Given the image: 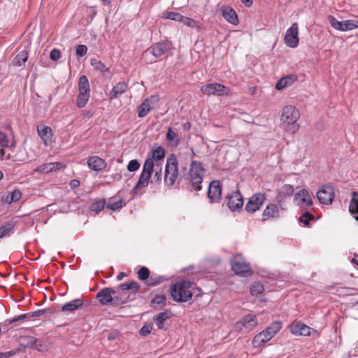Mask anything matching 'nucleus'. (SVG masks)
I'll return each instance as SVG.
<instances>
[{
	"instance_id": "27",
	"label": "nucleus",
	"mask_w": 358,
	"mask_h": 358,
	"mask_svg": "<svg viewBox=\"0 0 358 358\" xmlns=\"http://www.w3.org/2000/svg\"><path fill=\"white\" fill-rule=\"evenodd\" d=\"M127 90V84L124 82H120L113 87L109 93V99H113L117 98Z\"/></svg>"
},
{
	"instance_id": "21",
	"label": "nucleus",
	"mask_w": 358,
	"mask_h": 358,
	"mask_svg": "<svg viewBox=\"0 0 358 358\" xmlns=\"http://www.w3.org/2000/svg\"><path fill=\"white\" fill-rule=\"evenodd\" d=\"M87 166L91 170L100 171L106 167L107 164L105 160L95 155L88 158Z\"/></svg>"
},
{
	"instance_id": "60",
	"label": "nucleus",
	"mask_w": 358,
	"mask_h": 358,
	"mask_svg": "<svg viewBox=\"0 0 358 358\" xmlns=\"http://www.w3.org/2000/svg\"><path fill=\"white\" fill-rule=\"evenodd\" d=\"M3 199L4 200V201L7 203H11L13 202V201H11L10 200V192L8 193L6 195H3Z\"/></svg>"
},
{
	"instance_id": "15",
	"label": "nucleus",
	"mask_w": 358,
	"mask_h": 358,
	"mask_svg": "<svg viewBox=\"0 0 358 358\" xmlns=\"http://www.w3.org/2000/svg\"><path fill=\"white\" fill-rule=\"evenodd\" d=\"M115 289L113 288H103L97 294L96 299L101 305L114 306Z\"/></svg>"
},
{
	"instance_id": "48",
	"label": "nucleus",
	"mask_w": 358,
	"mask_h": 358,
	"mask_svg": "<svg viewBox=\"0 0 358 358\" xmlns=\"http://www.w3.org/2000/svg\"><path fill=\"white\" fill-rule=\"evenodd\" d=\"M314 219V216L309 212H305L299 218L300 222L303 223L305 225H308L309 222Z\"/></svg>"
},
{
	"instance_id": "58",
	"label": "nucleus",
	"mask_w": 358,
	"mask_h": 358,
	"mask_svg": "<svg viewBox=\"0 0 358 358\" xmlns=\"http://www.w3.org/2000/svg\"><path fill=\"white\" fill-rule=\"evenodd\" d=\"M27 317H28L27 314H22V315H18L17 317H15L13 319L9 320V324H13V323L18 322V321H22Z\"/></svg>"
},
{
	"instance_id": "30",
	"label": "nucleus",
	"mask_w": 358,
	"mask_h": 358,
	"mask_svg": "<svg viewBox=\"0 0 358 358\" xmlns=\"http://www.w3.org/2000/svg\"><path fill=\"white\" fill-rule=\"evenodd\" d=\"M140 286L138 282L133 281L129 283H122L120 285L119 288L122 291H128L131 295L132 299L135 298L136 292L139 289Z\"/></svg>"
},
{
	"instance_id": "17",
	"label": "nucleus",
	"mask_w": 358,
	"mask_h": 358,
	"mask_svg": "<svg viewBox=\"0 0 358 358\" xmlns=\"http://www.w3.org/2000/svg\"><path fill=\"white\" fill-rule=\"evenodd\" d=\"M227 200L228 207L232 211L238 210L243 206V199L239 191L233 192L227 196Z\"/></svg>"
},
{
	"instance_id": "53",
	"label": "nucleus",
	"mask_w": 358,
	"mask_h": 358,
	"mask_svg": "<svg viewBox=\"0 0 358 358\" xmlns=\"http://www.w3.org/2000/svg\"><path fill=\"white\" fill-rule=\"evenodd\" d=\"M87 48L85 45H78L76 46V55L79 57H83L86 55Z\"/></svg>"
},
{
	"instance_id": "40",
	"label": "nucleus",
	"mask_w": 358,
	"mask_h": 358,
	"mask_svg": "<svg viewBox=\"0 0 358 358\" xmlns=\"http://www.w3.org/2000/svg\"><path fill=\"white\" fill-rule=\"evenodd\" d=\"M90 64L96 70L101 73H104L108 71V69L106 67V66L99 59H92L90 60Z\"/></svg>"
},
{
	"instance_id": "6",
	"label": "nucleus",
	"mask_w": 358,
	"mask_h": 358,
	"mask_svg": "<svg viewBox=\"0 0 358 358\" xmlns=\"http://www.w3.org/2000/svg\"><path fill=\"white\" fill-rule=\"evenodd\" d=\"M258 325L257 316L253 314H247L235 324L237 331L248 333L254 329Z\"/></svg>"
},
{
	"instance_id": "11",
	"label": "nucleus",
	"mask_w": 358,
	"mask_h": 358,
	"mask_svg": "<svg viewBox=\"0 0 358 358\" xmlns=\"http://www.w3.org/2000/svg\"><path fill=\"white\" fill-rule=\"evenodd\" d=\"M201 91L206 95L222 96L229 94V89L220 83H208L201 87Z\"/></svg>"
},
{
	"instance_id": "38",
	"label": "nucleus",
	"mask_w": 358,
	"mask_h": 358,
	"mask_svg": "<svg viewBox=\"0 0 358 358\" xmlns=\"http://www.w3.org/2000/svg\"><path fill=\"white\" fill-rule=\"evenodd\" d=\"M166 140L169 142H174V145H178L180 142V137L176 131L169 127L166 133Z\"/></svg>"
},
{
	"instance_id": "31",
	"label": "nucleus",
	"mask_w": 358,
	"mask_h": 358,
	"mask_svg": "<svg viewBox=\"0 0 358 358\" xmlns=\"http://www.w3.org/2000/svg\"><path fill=\"white\" fill-rule=\"evenodd\" d=\"M154 98V96H151L150 99H146L141 103L138 108V116L139 117H144L148 115L151 109L150 101Z\"/></svg>"
},
{
	"instance_id": "18",
	"label": "nucleus",
	"mask_w": 358,
	"mask_h": 358,
	"mask_svg": "<svg viewBox=\"0 0 358 358\" xmlns=\"http://www.w3.org/2000/svg\"><path fill=\"white\" fill-rule=\"evenodd\" d=\"M222 195V189L220 182L217 180L212 181L208 187V196L211 203H217L220 201Z\"/></svg>"
},
{
	"instance_id": "34",
	"label": "nucleus",
	"mask_w": 358,
	"mask_h": 358,
	"mask_svg": "<svg viewBox=\"0 0 358 358\" xmlns=\"http://www.w3.org/2000/svg\"><path fill=\"white\" fill-rule=\"evenodd\" d=\"M90 96V92H79V94L78 95L77 98V106L78 108H83L84 107L86 103H87L89 98Z\"/></svg>"
},
{
	"instance_id": "16",
	"label": "nucleus",
	"mask_w": 358,
	"mask_h": 358,
	"mask_svg": "<svg viewBox=\"0 0 358 358\" xmlns=\"http://www.w3.org/2000/svg\"><path fill=\"white\" fill-rule=\"evenodd\" d=\"M294 200L301 208H305L313 205V201L309 192L305 189L298 192L295 194Z\"/></svg>"
},
{
	"instance_id": "49",
	"label": "nucleus",
	"mask_w": 358,
	"mask_h": 358,
	"mask_svg": "<svg viewBox=\"0 0 358 358\" xmlns=\"http://www.w3.org/2000/svg\"><path fill=\"white\" fill-rule=\"evenodd\" d=\"M104 201H98L92 203V205L91 206V210L98 213L104 208Z\"/></svg>"
},
{
	"instance_id": "23",
	"label": "nucleus",
	"mask_w": 358,
	"mask_h": 358,
	"mask_svg": "<svg viewBox=\"0 0 358 358\" xmlns=\"http://www.w3.org/2000/svg\"><path fill=\"white\" fill-rule=\"evenodd\" d=\"M223 17L230 24L236 25L238 23L236 11L230 6H222L221 8Z\"/></svg>"
},
{
	"instance_id": "59",
	"label": "nucleus",
	"mask_w": 358,
	"mask_h": 358,
	"mask_svg": "<svg viewBox=\"0 0 358 358\" xmlns=\"http://www.w3.org/2000/svg\"><path fill=\"white\" fill-rule=\"evenodd\" d=\"M154 176L151 182H159L162 178V172H154Z\"/></svg>"
},
{
	"instance_id": "20",
	"label": "nucleus",
	"mask_w": 358,
	"mask_h": 358,
	"mask_svg": "<svg viewBox=\"0 0 358 358\" xmlns=\"http://www.w3.org/2000/svg\"><path fill=\"white\" fill-rule=\"evenodd\" d=\"M172 316V313L169 310L160 313L153 317V322L155 323L158 329L166 330L169 329V325L166 323V321Z\"/></svg>"
},
{
	"instance_id": "62",
	"label": "nucleus",
	"mask_w": 358,
	"mask_h": 358,
	"mask_svg": "<svg viewBox=\"0 0 358 358\" xmlns=\"http://www.w3.org/2000/svg\"><path fill=\"white\" fill-rule=\"evenodd\" d=\"M246 7H250L252 4L251 0H240Z\"/></svg>"
},
{
	"instance_id": "45",
	"label": "nucleus",
	"mask_w": 358,
	"mask_h": 358,
	"mask_svg": "<svg viewBox=\"0 0 358 358\" xmlns=\"http://www.w3.org/2000/svg\"><path fill=\"white\" fill-rule=\"evenodd\" d=\"M180 22L191 28H195L199 27L197 22L194 20L188 17H185L183 15L182 16Z\"/></svg>"
},
{
	"instance_id": "5",
	"label": "nucleus",
	"mask_w": 358,
	"mask_h": 358,
	"mask_svg": "<svg viewBox=\"0 0 358 358\" xmlns=\"http://www.w3.org/2000/svg\"><path fill=\"white\" fill-rule=\"evenodd\" d=\"M203 176L204 169L202 164L196 160L192 161L189 170V179L192 187L195 191H200L201 189V184L203 182Z\"/></svg>"
},
{
	"instance_id": "28",
	"label": "nucleus",
	"mask_w": 358,
	"mask_h": 358,
	"mask_svg": "<svg viewBox=\"0 0 358 358\" xmlns=\"http://www.w3.org/2000/svg\"><path fill=\"white\" fill-rule=\"evenodd\" d=\"M39 136L42 138L45 145H50L52 141V129L50 127L45 126L41 129L38 128Z\"/></svg>"
},
{
	"instance_id": "39",
	"label": "nucleus",
	"mask_w": 358,
	"mask_h": 358,
	"mask_svg": "<svg viewBox=\"0 0 358 358\" xmlns=\"http://www.w3.org/2000/svg\"><path fill=\"white\" fill-rule=\"evenodd\" d=\"M8 136L0 131V159H3L5 155V151L3 148L8 147Z\"/></svg>"
},
{
	"instance_id": "55",
	"label": "nucleus",
	"mask_w": 358,
	"mask_h": 358,
	"mask_svg": "<svg viewBox=\"0 0 358 358\" xmlns=\"http://www.w3.org/2000/svg\"><path fill=\"white\" fill-rule=\"evenodd\" d=\"M45 313H48L49 315H51L54 313L53 311L50 310V309H44V310H39L37 311L34 312L31 317H38L44 315Z\"/></svg>"
},
{
	"instance_id": "2",
	"label": "nucleus",
	"mask_w": 358,
	"mask_h": 358,
	"mask_svg": "<svg viewBox=\"0 0 358 358\" xmlns=\"http://www.w3.org/2000/svg\"><path fill=\"white\" fill-rule=\"evenodd\" d=\"M191 282L188 280L177 282L170 288L171 294L177 302H186L192 297Z\"/></svg>"
},
{
	"instance_id": "26",
	"label": "nucleus",
	"mask_w": 358,
	"mask_h": 358,
	"mask_svg": "<svg viewBox=\"0 0 358 358\" xmlns=\"http://www.w3.org/2000/svg\"><path fill=\"white\" fill-rule=\"evenodd\" d=\"M83 305V301L81 299H76L66 303L62 307V312L73 313L76 310Z\"/></svg>"
},
{
	"instance_id": "56",
	"label": "nucleus",
	"mask_w": 358,
	"mask_h": 358,
	"mask_svg": "<svg viewBox=\"0 0 358 358\" xmlns=\"http://www.w3.org/2000/svg\"><path fill=\"white\" fill-rule=\"evenodd\" d=\"M282 191L284 194L290 196L294 193V189L292 185L287 184L282 186Z\"/></svg>"
},
{
	"instance_id": "3",
	"label": "nucleus",
	"mask_w": 358,
	"mask_h": 358,
	"mask_svg": "<svg viewBox=\"0 0 358 358\" xmlns=\"http://www.w3.org/2000/svg\"><path fill=\"white\" fill-rule=\"evenodd\" d=\"M282 329V323L279 321L271 323L265 330H263L252 339V344L254 347L259 348L265 344Z\"/></svg>"
},
{
	"instance_id": "50",
	"label": "nucleus",
	"mask_w": 358,
	"mask_h": 358,
	"mask_svg": "<svg viewBox=\"0 0 358 358\" xmlns=\"http://www.w3.org/2000/svg\"><path fill=\"white\" fill-rule=\"evenodd\" d=\"M140 168L139 162L136 159L131 160L127 165V170L130 172L136 171Z\"/></svg>"
},
{
	"instance_id": "64",
	"label": "nucleus",
	"mask_w": 358,
	"mask_h": 358,
	"mask_svg": "<svg viewBox=\"0 0 358 358\" xmlns=\"http://www.w3.org/2000/svg\"><path fill=\"white\" fill-rule=\"evenodd\" d=\"M126 276V273H124V272H121L118 274V275L117 276V279L118 280H121L124 277Z\"/></svg>"
},
{
	"instance_id": "29",
	"label": "nucleus",
	"mask_w": 358,
	"mask_h": 358,
	"mask_svg": "<svg viewBox=\"0 0 358 358\" xmlns=\"http://www.w3.org/2000/svg\"><path fill=\"white\" fill-rule=\"evenodd\" d=\"M351 196L349 210L354 217L358 220V192H352Z\"/></svg>"
},
{
	"instance_id": "14",
	"label": "nucleus",
	"mask_w": 358,
	"mask_h": 358,
	"mask_svg": "<svg viewBox=\"0 0 358 358\" xmlns=\"http://www.w3.org/2000/svg\"><path fill=\"white\" fill-rule=\"evenodd\" d=\"M152 168V165H150L148 162H145L143 166V171L141 173L139 180L134 188V193H137L138 190L145 187L149 183V180L151 178L150 169Z\"/></svg>"
},
{
	"instance_id": "44",
	"label": "nucleus",
	"mask_w": 358,
	"mask_h": 358,
	"mask_svg": "<svg viewBox=\"0 0 358 358\" xmlns=\"http://www.w3.org/2000/svg\"><path fill=\"white\" fill-rule=\"evenodd\" d=\"M122 203L121 199L115 201L113 199H110L106 204V207L113 210H115L122 208Z\"/></svg>"
},
{
	"instance_id": "61",
	"label": "nucleus",
	"mask_w": 358,
	"mask_h": 358,
	"mask_svg": "<svg viewBox=\"0 0 358 358\" xmlns=\"http://www.w3.org/2000/svg\"><path fill=\"white\" fill-rule=\"evenodd\" d=\"M72 187H78L80 185V181L78 180H72L70 182Z\"/></svg>"
},
{
	"instance_id": "42",
	"label": "nucleus",
	"mask_w": 358,
	"mask_h": 358,
	"mask_svg": "<svg viewBox=\"0 0 358 358\" xmlns=\"http://www.w3.org/2000/svg\"><path fill=\"white\" fill-rule=\"evenodd\" d=\"M182 15L181 14L178 13H176V12H172V11L165 12L163 14L164 18L169 19L171 20L177 21V22H180V20L182 19Z\"/></svg>"
},
{
	"instance_id": "12",
	"label": "nucleus",
	"mask_w": 358,
	"mask_h": 358,
	"mask_svg": "<svg viewBox=\"0 0 358 358\" xmlns=\"http://www.w3.org/2000/svg\"><path fill=\"white\" fill-rule=\"evenodd\" d=\"M298 35V24L296 22H294L286 31L284 38L285 44L292 48L297 47L299 41Z\"/></svg>"
},
{
	"instance_id": "63",
	"label": "nucleus",
	"mask_w": 358,
	"mask_h": 358,
	"mask_svg": "<svg viewBox=\"0 0 358 358\" xmlns=\"http://www.w3.org/2000/svg\"><path fill=\"white\" fill-rule=\"evenodd\" d=\"M160 280H157V281H152L151 279L148 280V282H147V285H149V286H154V285H156L157 284L159 283Z\"/></svg>"
},
{
	"instance_id": "47",
	"label": "nucleus",
	"mask_w": 358,
	"mask_h": 358,
	"mask_svg": "<svg viewBox=\"0 0 358 358\" xmlns=\"http://www.w3.org/2000/svg\"><path fill=\"white\" fill-rule=\"evenodd\" d=\"M153 306H164L166 303V296L164 295L156 296L151 301Z\"/></svg>"
},
{
	"instance_id": "35",
	"label": "nucleus",
	"mask_w": 358,
	"mask_h": 358,
	"mask_svg": "<svg viewBox=\"0 0 358 358\" xmlns=\"http://www.w3.org/2000/svg\"><path fill=\"white\" fill-rule=\"evenodd\" d=\"M164 156L165 150L162 146H159L152 150V158H148V159H153L155 162H160V160L164 159Z\"/></svg>"
},
{
	"instance_id": "22",
	"label": "nucleus",
	"mask_w": 358,
	"mask_h": 358,
	"mask_svg": "<svg viewBox=\"0 0 358 358\" xmlns=\"http://www.w3.org/2000/svg\"><path fill=\"white\" fill-rule=\"evenodd\" d=\"M64 166L59 162H51V163H47L42 164L39 166H38L36 169H35L34 171L38 172L42 174H47L52 171H56L62 168H63Z\"/></svg>"
},
{
	"instance_id": "32",
	"label": "nucleus",
	"mask_w": 358,
	"mask_h": 358,
	"mask_svg": "<svg viewBox=\"0 0 358 358\" xmlns=\"http://www.w3.org/2000/svg\"><path fill=\"white\" fill-rule=\"evenodd\" d=\"M27 52L26 50H22L13 59V64L15 66H20L27 62Z\"/></svg>"
},
{
	"instance_id": "36",
	"label": "nucleus",
	"mask_w": 358,
	"mask_h": 358,
	"mask_svg": "<svg viewBox=\"0 0 358 358\" xmlns=\"http://www.w3.org/2000/svg\"><path fill=\"white\" fill-rule=\"evenodd\" d=\"M14 224L11 222H7L0 227V238L10 236L13 232Z\"/></svg>"
},
{
	"instance_id": "7",
	"label": "nucleus",
	"mask_w": 358,
	"mask_h": 358,
	"mask_svg": "<svg viewBox=\"0 0 358 358\" xmlns=\"http://www.w3.org/2000/svg\"><path fill=\"white\" fill-rule=\"evenodd\" d=\"M328 20L331 26L336 30L346 31L358 28V21L348 20L345 21H338L332 15L328 16Z\"/></svg>"
},
{
	"instance_id": "33",
	"label": "nucleus",
	"mask_w": 358,
	"mask_h": 358,
	"mask_svg": "<svg viewBox=\"0 0 358 358\" xmlns=\"http://www.w3.org/2000/svg\"><path fill=\"white\" fill-rule=\"evenodd\" d=\"M78 90L79 92H90L89 80L85 75L81 76L79 78Z\"/></svg>"
},
{
	"instance_id": "9",
	"label": "nucleus",
	"mask_w": 358,
	"mask_h": 358,
	"mask_svg": "<svg viewBox=\"0 0 358 358\" xmlns=\"http://www.w3.org/2000/svg\"><path fill=\"white\" fill-rule=\"evenodd\" d=\"M171 48V43L169 41L160 42L152 45L143 52V57H147L152 55L155 58H157L165 54Z\"/></svg>"
},
{
	"instance_id": "13",
	"label": "nucleus",
	"mask_w": 358,
	"mask_h": 358,
	"mask_svg": "<svg viewBox=\"0 0 358 358\" xmlns=\"http://www.w3.org/2000/svg\"><path fill=\"white\" fill-rule=\"evenodd\" d=\"M265 200L266 197L264 194H255L249 199L245 205V209L247 212L253 213L262 207Z\"/></svg>"
},
{
	"instance_id": "43",
	"label": "nucleus",
	"mask_w": 358,
	"mask_h": 358,
	"mask_svg": "<svg viewBox=\"0 0 358 358\" xmlns=\"http://www.w3.org/2000/svg\"><path fill=\"white\" fill-rule=\"evenodd\" d=\"M264 286L259 282H255L250 288V293L252 296H257L264 292Z\"/></svg>"
},
{
	"instance_id": "25",
	"label": "nucleus",
	"mask_w": 358,
	"mask_h": 358,
	"mask_svg": "<svg viewBox=\"0 0 358 358\" xmlns=\"http://www.w3.org/2000/svg\"><path fill=\"white\" fill-rule=\"evenodd\" d=\"M279 217V210L275 204L271 203L266 206L262 213L263 220L275 219Z\"/></svg>"
},
{
	"instance_id": "57",
	"label": "nucleus",
	"mask_w": 358,
	"mask_h": 358,
	"mask_svg": "<svg viewBox=\"0 0 358 358\" xmlns=\"http://www.w3.org/2000/svg\"><path fill=\"white\" fill-rule=\"evenodd\" d=\"M61 57L60 51L57 49H53L50 54V57L53 61L58 60Z\"/></svg>"
},
{
	"instance_id": "8",
	"label": "nucleus",
	"mask_w": 358,
	"mask_h": 358,
	"mask_svg": "<svg viewBox=\"0 0 358 358\" xmlns=\"http://www.w3.org/2000/svg\"><path fill=\"white\" fill-rule=\"evenodd\" d=\"M316 196L322 204L330 205L334 199V189L331 184L324 185L320 190L317 191Z\"/></svg>"
},
{
	"instance_id": "41",
	"label": "nucleus",
	"mask_w": 358,
	"mask_h": 358,
	"mask_svg": "<svg viewBox=\"0 0 358 358\" xmlns=\"http://www.w3.org/2000/svg\"><path fill=\"white\" fill-rule=\"evenodd\" d=\"M145 162H148L150 165H152V168L150 170V174L152 175L154 172H162V162H155L153 159H146Z\"/></svg>"
},
{
	"instance_id": "1",
	"label": "nucleus",
	"mask_w": 358,
	"mask_h": 358,
	"mask_svg": "<svg viewBox=\"0 0 358 358\" xmlns=\"http://www.w3.org/2000/svg\"><path fill=\"white\" fill-rule=\"evenodd\" d=\"M300 113L298 109L291 105L285 106L282 110L280 121L284 129L292 134H294L299 129L298 120Z\"/></svg>"
},
{
	"instance_id": "4",
	"label": "nucleus",
	"mask_w": 358,
	"mask_h": 358,
	"mask_svg": "<svg viewBox=\"0 0 358 358\" xmlns=\"http://www.w3.org/2000/svg\"><path fill=\"white\" fill-rule=\"evenodd\" d=\"M179 176L178 160L173 154H171L166 159L164 171V182L168 186H172Z\"/></svg>"
},
{
	"instance_id": "54",
	"label": "nucleus",
	"mask_w": 358,
	"mask_h": 358,
	"mask_svg": "<svg viewBox=\"0 0 358 358\" xmlns=\"http://www.w3.org/2000/svg\"><path fill=\"white\" fill-rule=\"evenodd\" d=\"M10 200L13 201V202L17 201L22 196V193L19 189H14L13 191L10 192Z\"/></svg>"
},
{
	"instance_id": "37",
	"label": "nucleus",
	"mask_w": 358,
	"mask_h": 358,
	"mask_svg": "<svg viewBox=\"0 0 358 358\" xmlns=\"http://www.w3.org/2000/svg\"><path fill=\"white\" fill-rule=\"evenodd\" d=\"M293 83V79L290 76L281 78L275 85V89L281 90L286 87L290 86Z\"/></svg>"
},
{
	"instance_id": "10",
	"label": "nucleus",
	"mask_w": 358,
	"mask_h": 358,
	"mask_svg": "<svg viewBox=\"0 0 358 358\" xmlns=\"http://www.w3.org/2000/svg\"><path fill=\"white\" fill-rule=\"evenodd\" d=\"M232 270L237 275L248 274L251 272L248 264L241 255H236L231 261Z\"/></svg>"
},
{
	"instance_id": "52",
	"label": "nucleus",
	"mask_w": 358,
	"mask_h": 358,
	"mask_svg": "<svg viewBox=\"0 0 358 358\" xmlns=\"http://www.w3.org/2000/svg\"><path fill=\"white\" fill-rule=\"evenodd\" d=\"M152 329V325L150 323H147L142 327L139 333L141 336H147L151 332Z\"/></svg>"
},
{
	"instance_id": "19",
	"label": "nucleus",
	"mask_w": 358,
	"mask_h": 358,
	"mask_svg": "<svg viewBox=\"0 0 358 358\" xmlns=\"http://www.w3.org/2000/svg\"><path fill=\"white\" fill-rule=\"evenodd\" d=\"M289 329L295 336H310L313 330L310 327L300 322H292Z\"/></svg>"
},
{
	"instance_id": "51",
	"label": "nucleus",
	"mask_w": 358,
	"mask_h": 358,
	"mask_svg": "<svg viewBox=\"0 0 358 358\" xmlns=\"http://www.w3.org/2000/svg\"><path fill=\"white\" fill-rule=\"evenodd\" d=\"M187 165H188V159L181 157L180 160L178 161V166H180V174H182V172L185 173L187 169Z\"/></svg>"
},
{
	"instance_id": "46",
	"label": "nucleus",
	"mask_w": 358,
	"mask_h": 358,
	"mask_svg": "<svg viewBox=\"0 0 358 358\" xmlns=\"http://www.w3.org/2000/svg\"><path fill=\"white\" fill-rule=\"evenodd\" d=\"M150 271L146 267H141L138 271V277L141 280H145L149 278Z\"/></svg>"
},
{
	"instance_id": "24",
	"label": "nucleus",
	"mask_w": 358,
	"mask_h": 358,
	"mask_svg": "<svg viewBox=\"0 0 358 358\" xmlns=\"http://www.w3.org/2000/svg\"><path fill=\"white\" fill-rule=\"evenodd\" d=\"M113 296L115 301L114 306H115L125 303L129 301L134 299L128 291H122L119 287L117 290H115Z\"/></svg>"
}]
</instances>
